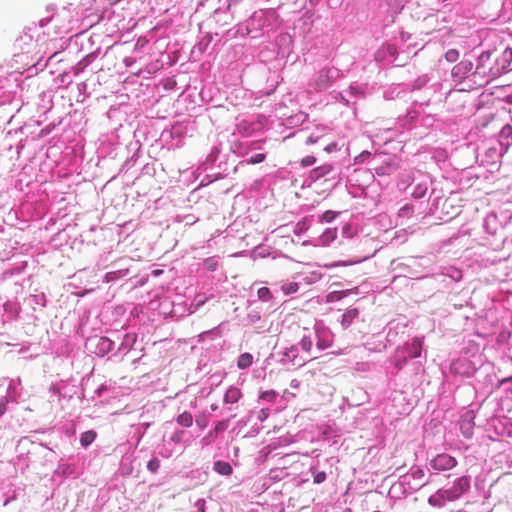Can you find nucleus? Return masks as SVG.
<instances>
[{"label":"nucleus","instance_id":"f257e3e1","mask_svg":"<svg viewBox=\"0 0 512 512\" xmlns=\"http://www.w3.org/2000/svg\"><path fill=\"white\" fill-rule=\"evenodd\" d=\"M470 488V479L467 476L458 478L454 484L445 489H440L429 498V503L433 506L443 507L446 502L459 499Z\"/></svg>","mask_w":512,"mask_h":512},{"label":"nucleus","instance_id":"f03ea898","mask_svg":"<svg viewBox=\"0 0 512 512\" xmlns=\"http://www.w3.org/2000/svg\"><path fill=\"white\" fill-rule=\"evenodd\" d=\"M423 342L420 338H414L411 343L397 348L394 356V364L397 369H402L409 359L417 358L421 355Z\"/></svg>","mask_w":512,"mask_h":512},{"label":"nucleus","instance_id":"7ed1b4c3","mask_svg":"<svg viewBox=\"0 0 512 512\" xmlns=\"http://www.w3.org/2000/svg\"><path fill=\"white\" fill-rule=\"evenodd\" d=\"M492 64L493 62L489 53H482L479 56L475 71L469 75L475 84L483 86L489 82L490 78L494 75V73H492Z\"/></svg>","mask_w":512,"mask_h":512},{"label":"nucleus","instance_id":"20e7f679","mask_svg":"<svg viewBox=\"0 0 512 512\" xmlns=\"http://www.w3.org/2000/svg\"><path fill=\"white\" fill-rule=\"evenodd\" d=\"M185 432L177 429L168 437L164 436L162 444L159 446L158 453L164 458H170L177 452V446L182 442Z\"/></svg>","mask_w":512,"mask_h":512},{"label":"nucleus","instance_id":"39448f33","mask_svg":"<svg viewBox=\"0 0 512 512\" xmlns=\"http://www.w3.org/2000/svg\"><path fill=\"white\" fill-rule=\"evenodd\" d=\"M402 483L407 485L412 491H418L429 483V480L425 478V472L421 468H411L410 471L402 476Z\"/></svg>","mask_w":512,"mask_h":512},{"label":"nucleus","instance_id":"423d86ee","mask_svg":"<svg viewBox=\"0 0 512 512\" xmlns=\"http://www.w3.org/2000/svg\"><path fill=\"white\" fill-rule=\"evenodd\" d=\"M314 338L316 340L317 349L322 351L331 347L334 334L323 322H317L314 325Z\"/></svg>","mask_w":512,"mask_h":512},{"label":"nucleus","instance_id":"0eeeda50","mask_svg":"<svg viewBox=\"0 0 512 512\" xmlns=\"http://www.w3.org/2000/svg\"><path fill=\"white\" fill-rule=\"evenodd\" d=\"M88 348L97 356L103 357L110 351L114 346V341L104 336H94L87 341Z\"/></svg>","mask_w":512,"mask_h":512},{"label":"nucleus","instance_id":"6e6552de","mask_svg":"<svg viewBox=\"0 0 512 512\" xmlns=\"http://www.w3.org/2000/svg\"><path fill=\"white\" fill-rule=\"evenodd\" d=\"M456 465V459L445 453L438 454L430 461L431 468L436 471L450 470L454 468Z\"/></svg>","mask_w":512,"mask_h":512},{"label":"nucleus","instance_id":"1a4fd4ad","mask_svg":"<svg viewBox=\"0 0 512 512\" xmlns=\"http://www.w3.org/2000/svg\"><path fill=\"white\" fill-rule=\"evenodd\" d=\"M280 362L282 364H292L294 366L301 367L306 363V360L299 356L298 346L292 345L285 348Z\"/></svg>","mask_w":512,"mask_h":512},{"label":"nucleus","instance_id":"9d476101","mask_svg":"<svg viewBox=\"0 0 512 512\" xmlns=\"http://www.w3.org/2000/svg\"><path fill=\"white\" fill-rule=\"evenodd\" d=\"M229 426V420L218 421L211 431L202 439L204 444L209 445L214 442L219 433L224 432Z\"/></svg>","mask_w":512,"mask_h":512},{"label":"nucleus","instance_id":"9b49d317","mask_svg":"<svg viewBox=\"0 0 512 512\" xmlns=\"http://www.w3.org/2000/svg\"><path fill=\"white\" fill-rule=\"evenodd\" d=\"M473 68L472 62L468 60H462L453 67L452 73L455 76L470 77L471 70Z\"/></svg>","mask_w":512,"mask_h":512},{"label":"nucleus","instance_id":"f8f14e48","mask_svg":"<svg viewBox=\"0 0 512 512\" xmlns=\"http://www.w3.org/2000/svg\"><path fill=\"white\" fill-rule=\"evenodd\" d=\"M359 316V310L357 308H350L346 310L341 317L340 323L344 329L350 327L353 321Z\"/></svg>","mask_w":512,"mask_h":512},{"label":"nucleus","instance_id":"ddd939ff","mask_svg":"<svg viewBox=\"0 0 512 512\" xmlns=\"http://www.w3.org/2000/svg\"><path fill=\"white\" fill-rule=\"evenodd\" d=\"M136 338V334L126 333L123 337L121 344L118 347V352L126 354L135 344Z\"/></svg>","mask_w":512,"mask_h":512},{"label":"nucleus","instance_id":"4468645a","mask_svg":"<svg viewBox=\"0 0 512 512\" xmlns=\"http://www.w3.org/2000/svg\"><path fill=\"white\" fill-rule=\"evenodd\" d=\"M241 397V390L237 387L231 386L227 389L223 400L225 404H234L238 402Z\"/></svg>","mask_w":512,"mask_h":512},{"label":"nucleus","instance_id":"2eb2a0df","mask_svg":"<svg viewBox=\"0 0 512 512\" xmlns=\"http://www.w3.org/2000/svg\"><path fill=\"white\" fill-rule=\"evenodd\" d=\"M336 238V229L327 228L318 238V244L326 246L329 245Z\"/></svg>","mask_w":512,"mask_h":512},{"label":"nucleus","instance_id":"dca6fc26","mask_svg":"<svg viewBox=\"0 0 512 512\" xmlns=\"http://www.w3.org/2000/svg\"><path fill=\"white\" fill-rule=\"evenodd\" d=\"M179 426L189 428L193 425V416L190 412L184 411L176 417Z\"/></svg>","mask_w":512,"mask_h":512},{"label":"nucleus","instance_id":"f3484780","mask_svg":"<svg viewBox=\"0 0 512 512\" xmlns=\"http://www.w3.org/2000/svg\"><path fill=\"white\" fill-rule=\"evenodd\" d=\"M329 85V70L322 69L319 71L317 80H316V86L318 90H322L327 88Z\"/></svg>","mask_w":512,"mask_h":512},{"label":"nucleus","instance_id":"a211bd4d","mask_svg":"<svg viewBox=\"0 0 512 512\" xmlns=\"http://www.w3.org/2000/svg\"><path fill=\"white\" fill-rule=\"evenodd\" d=\"M331 170H332V167L328 164L319 166L310 172V178L312 180L316 181V180L320 179L321 177H324L325 175L330 173Z\"/></svg>","mask_w":512,"mask_h":512},{"label":"nucleus","instance_id":"6ab92c4d","mask_svg":"<svg viewBox=\"0 0 512 512\" xmlns=\"http://www.w3.org/2000/svg\"><path fill=\"white\" fill-rule=\"evenodd\" d=\"M128 271L129 270L127 268H121V269H117L115 271L107 272L104 276V281L106 283L115 281L119 278L126 276L128 274Z\"/></svg>","mask_w":512,"mask_h":512},{"label":"nucleus","instance_id":"aec40b11","mask_svg":"<svg viewBox=\"0 0 512 512\" xmlns=\"http://www.w3.org/2000/svg\"><path fill=\"white\" fill-rule=\"evenodd\" d=\"M213 468L218 474L225 476L230 475L233 471L231 465L225 461H216Z\"/></svg>","mask_w":512,"mask_h":512},{"label":"nucleus","instance_id":"412c9836","mask_svg":"<svg viewBox=\"0 0 512 512\" xmlns=\"http://www.w3.org/2000/svg\"><path fill=\"white\" fill-rule=\"evenodd\" d=\"M253 363V356L252 354L245 352L239 355L237 360V366L239 369H246L250 367Z\"/></svg>","mask_w":512,"mask_h":512},{"label":"nucleus","instance_id":"4be33fe9","mask_svg":"<svg viewBox=\"0 0 512 512\" xmlns=\"http://www.w3.org/2000/svg\"><path fill=\"white\" fill-rule=\"evenodd\" d=\"M96 435H97L96 432L93 430H88V431L82 433L80 436V444L84 448H87L95 440Z\"/></svg>","mask_w":512,"mask_h":512},{"label":"nucleus","instance_id":"5701e85b","mask_svg":"<svg viewBox=\"0 0 512 512\" xmlns=\"http://www.w3.org/2000/svg\"><path fill=\"white\" fill-rule=\"evenodd\" d=\"M299 345L304 352H311L313 346V337L311 334H304L299 342Z\"/></svg>","mask_w":512,"mask_h":512},{"label":"nucleus","instance_id":"b1692460","mask_svg":"<svg viewBox=\"0 0 512 512\" xmlns=\"http://www.w3.org/2000/svg\"><path fill=\"white\" fill-rule=\"evenodd\" d=\"M310 472L313 476V483L314 484H321L326 481L327 474L324 471L317 470L316 467L312 466L310 467Z\"/></svg>","mask_w":512,"mask_h":512},{"label":"nucleus","instance_id":"393cba45","mask_svg":"<svg viewBox=\"0 0 512 512\" xmlns=\"http://www.w3.org/2000/svg\"><path fill=\"white\" fill-rule=\"evenodd\" d=\"M281 290L285 295L294 294L299 290V284L296 282H287L281 286Z\"/></svg>","mask_w":512,"mask_h":512},{"label":"nucleus","instance_id":"a878e982","mask_svg":"<svg viewBox=\"0 0 512 512\" xmlns=\"http://www.w3.org/2000/svg\"><path fill=\"white\" fill-rule=\"evenodd\" d=\"M258 298L262 301H269L272 299V293L269 288L261 287L257 291Z\"/></svg>","mask_w":512,"mask_h":512},{"label":"nucleus","instance_id":"bb28decb","mask_svg":"<svg viewBox=\"0 0 512 512\" xmlns=\"http://www.w3.org/2000/svg\"><path fill=\"white\" fill-rule=\"evenodd\" d=\"M160 468V461L157 457H153L147 463V470L153 474L157 473Z\"/></svg>","mask_w":512,"mask_h":512},{"label":"nucleus","instance_id":"cd10ccee","mask_svg":"<svg viewBox=\"0 0 512 512\" xmlns=\"http://www.w3.org/2000/svg\"><path fill=\"white\" fill-rule=\"evenodd\" d=\"M357 232V226H342V236L345 238H352Z\"/></svg>","mask_w":512,"mask_h":512},{"label":"nucleus","instance_id":"c85d7f7f","mask_svg":"<svg viewBox=\"0 0 512 512\" xmlns=\"http://www.w3.org/2000/svg\"><path fill=\"white\" fill-rule=\"evenodd\" d=\"M203 265L206 270L214 271L218 266V262L215 257H210L204 260Z\"/></svg>","mask_w":512,"mask_h":512},{"label":"nucleus","instance_id":"c756f323","mask_svg":"<svg viewBox=\"0 0 512 512\" xmlns=\"http://www.w3.org/2000/svg\"><path fill=\"white\" fill-rule=\"evenodd\" d=\"M277 397V393L273 390L264 391L260 394V399L268 401V402H274Z\"/></svg>","mask_w":512,"mask_h":512},{"label":"nucleus","instance_id":"7c9ffc66","mask_svg":"<svg viewBox=\"0 0 512 512\" xmlns=\"http://www.w3.org/2000/svg\"><path fill=\"white\" fill-rule=\"evenodd\" d=\"M265 158H266L265 154H263V153H258V154H255V155L251 156V157L247 160V162H248L249 164H257V163H261V162H263V161L265 160Z\"/></svg>","mask_w":512,"mask_h":512},{"label":"nucleus","instance_id":"2f4dec72","mask_svg":"<svg viewBox=\"0 0 512 512\" xmlns=\"http://www.w3.org/2000/svg\"><path fill=\"white\" fill-rule=\"evenodd\" d=\"M412 214V207L408 206V205H405L404 207H402L400 210H399V217L400 218H409Z\"/></svg>","mask_w":512,"mask_h":512},{"label":"nucleus","instance_id":"473e14b6","mask_svg":"<svg viewBox=\"0 0 512 512\" xmlns=\"http://www.w3.org/2000/svg\"><path fill=\"white\" fill-rule=\"evenodd\" d=\"M445 58L449 62H454L458 58V51L455 49H450L445 53Z\"/></svg>","mask_w":512,"mask_h":512},{"label":"nucleus","instance_id":"72a5a7b5","mask_svg":"<svg viewBox=\"0 0 512 512\" xmlns=\"http://www.w3.org/2000/svg\"><path fill=\"white\" fill-rule=\"evenodd\" d=\"M269 414H270V410L268 408H262L257 414V419L260 422H263L269 417Z\"/></svg>","mask_w":512,"mask_h":512},{"label":"nucleus","instance_id":"f704fd0d","mask_svg":"<svg viewBox=\"0 0 512 512\" xmlns=\"http://www.w3.org/2000/svg\"><path fill=\"white\" fill-rule=\"evenodd\" d=\"M393 234V238H391V241L393 240H398L401 236L400 234H398V232H394L393 231V228H390V229H387L385 230L384 232V235H385V240H388V238Z\"/></svg>","mask_w":512,"mask_h":512},{"label":"nucleus","instance_id":"c9c22d12","mask_svg":"<svg viewBox=\"0 0 512 512\" xmlns=\"http://www.w3.org/2000/svg\"><path fill=\"white\" fill-rule=\"evenodd\" d=\"M315 162H316V158L314 156H306V157L302 158L301 165L303 167H307V166H311V165L315 164Z\"/></svg>","mask_w":512,"mask_h":512},{"label":"nucleus","instance_id":"e433bc0d","mask_svg":"<svg viewBox=\"0 0 512 512\" xmlns=\"http://www.w3.org/2000/svg\"><path fill=\"white\" fill-rule=\"evenodd\" d=\"M337 213L334 212V211H326L323 215H322V220L325 221V222H332L335 217H336Z\"/></svg>","mask_w":512,"mask_h":512},{"label":"nucleus","instance_id":"4c0bfd02","mask_svg":"<svg viewBox=\"0 0 512 512\" xmlns=\"http://www.w3.org/2000/svg\"><path fill=\"white\" fill-rule=\"evenodd\" d=\"M111 254V251H108L107 253H104L100 256L99 260L97 261L98 267H105V263L108 261L109 255Z\"/></svg>","mask_w":512,"mask_h":512},{"label":"nucleus","instance_id":"58836bf2","mask_svg":"<svg viewBox=\"0 0 512 512\" xmlns=\"http://www.w3.org/2000/svg\"><path fill=\"white\" fill-rule=\"evenodd\" d=\"M196 425L200 429L206 428L207 427V419H206V417L204 415L196 417Z\"/></svg>","mask_w":512,"mask_h":512},{"label":"nucleus","instance_id":"ea45409f","mask_svg":"<svg viewBox=\"0 0 512 512\" xmlns=\"http://www.w3.org/2000/svg\"><path fill=\"white\" fill-rule=\"evenodd\" d=\"M7 403L8 400L6 397L0 398V416H2L5 413Z\"/></svg>","mask_w":512,"mask_h":512},{"label":"nucleus","instance_id":"a19ab883","mask_svg":"<svg viewBox=\"0 0 512 512\" xmlns=\"http://www.w3.org/2000/svg\"><path fill=\"white\" fill-rule=\"evenodd\" d=\"M34 298H35V302L37 304H42L43 306L45 305V295L44 294L35 295Z\"/></svg>","mask_w":512,"mask_h":512},{"label":"nucleus","instance_id":"79ce46f5","mask_svg":"<svg viewBox=\"0 0 512 512\" xmlns=\"http://www.w3.org/2000/svg\"><path fill=\"white\" fill-rule=\"evenodd\" d=\"M425 191H426V189H421V188L419 187V191H418V190L414 191V192H413V196H414L415 198H421V197H423V196H424Z\"/></svg>","mask_w":512,"mask_h":512},{"label":"nucleus","instance_id":"37998d69","mask_svg":"<svg viewBox=\"0 0 512 512\" xmlns=\"http://www.w3.org/2000/svg\"><path fill=\"white\" fill-rule=\"evenodd\" d=\"M502 133L507 134V135L512 134V126L511 125L504 126L502 129Z\"/></svg>","mask_w":512,"mask_h":512},{"label":"nucleus","instance_id":"c03bdc74","mask_svg":"<svg viewBox=\"0 0 512 512\" xmlns=\"http://www.w3.org/2000/svg\"><path fill=\"white\" fill-rule=\"evenodd\" d=\"M471 434H472V428L471 427H468L467 429H465V431H464V436L465 437L468 438V437L471 436Z\"/></svg>","mask_w":512,"mask_h":512},{"label":"nucleus","instance_id":"a18cd8bd","mask_svg":"<svg viewBox=\"0 0 512 512\" xmlns=\"http://www.w3.org/2000/svg\"><path fill=\"white\" fill-rule=\"evenodd\" d=\"M502 382H503V383H506V382H512V375H511V376H509V377H507V378H505V379H503V380H502Z\"/></svg>","mask_w":512,"mask_h":512},{"label":"nucleus","instance_id":"49530a36","mask_svg":"<svg viewBox=\"0 0 512 512\" xmlns=\"http://www.w3.org/2000/svg\"><path fill=\"white\" fill-rule=\"evenodd\" d=\"M339 265H340V262H334V263L330 264L328 267H336Z\"/></svg>","mask_w":512,"mask_h":512},{"label":"nucleus","instance_id":"de8ad7c7","mask_svg":"<svg viewBox=\"0 0 512 512\" xmlns=\"http://www.w3.org/2000/svg\"><path fill=\"white\" fill-rule=\"evenodd\" d=\"M210 408L212 411H215L217 410L218 406L216 404H212Z\"/></svg>","mask_w":512,"mask_h":512}]
</instances>
